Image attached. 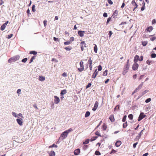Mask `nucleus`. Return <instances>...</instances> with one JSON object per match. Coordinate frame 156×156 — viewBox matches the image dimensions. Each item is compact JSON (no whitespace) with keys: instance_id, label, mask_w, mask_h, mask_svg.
Returning a JSON list of instances; mask_svg holds the SVG:
<instances>
[{"instance_id":"obj_28","label":"nucleus","mask_w":156,"mask_h":156,"mask_svg":"<svg viewBox=\"0 0 156 156\" xmlns=\"http://www.w3.org/2000/svg\"><path fill=\"white\" fill-rule=\"evenodd\" d=\"M71 43V41H66L64 42V44L66 45H69Z\"/></svg>"},{"instance_id":"obj_25","label":"nucleus","mask_w":156,"mask_h":156,"mask_svg":"<svg viewBox=\"0 0 156 156\" xmlns=\"http://www.w3.org/2000/svg\"><path fill=\"white\" fill-rule=\"evenodd\" d=\"M37 53V52L35 51H31L29 53L30 54H33L34 55H36Z\"/></svg>"},{"instance_id":"obj_41","label":"nucleus","mask_w":156,"mask_h":156,"mask_svg":"<svg viewBox=\"0 0 156 156\" xmlns=\"http://www.w3.org/2000/svg\"><path fill=\"white\" fill-rule=\"evenodd\" d=\"M54 147H57V146L56 145H55V144H53L52 145L49 146V148H51Z\"/></svg>"},{"instance_id":"obj_13","label":"nucleus","mask_w":156,"mask_h":156,"mask_svg":"<svg viewBox=\"0 0 156 156\" xmlns=\"http://www.w3.org/2000/svg\"><path fill=\"white\" fill-rule=\"evenodd\" d=\"M22 119H17L16 121L21 126L23 124Z\"/></svg>"},{"instance_id":"obj_3","label":"nucleus","mask_w":156,"mask_h":156,"mask_svg":"<svg viewBox=\"0 0 156 156\" xmlns=\"http://www.w3.org/2000/svg\"><path fill=\"white\" fill-rule=\"evenodd\" d=\"M68 134L66 133V131H65L61 134L59 138L62 140L65 139L67 137Z\"/></svg>"},{"instance_id":"obj_51","label":"nucleus","mask_w":156,"mask_h":156,"mask_svg":"<svg viewBox=\"0 0 156 156\" xmlns=\"http://www.w3.org/2000/svg\"><path fill=\"white\" fill-rule=\"evenodd\" d=\"M12 36H13V34H11L10 35H8V36L7 38H8V39H10L11 37H12Z\"/></svg>"},{"instance_id":"obj_31","label":"nucleus","mask_w":156,"mask_h":156,"mask_svg":"<svg viewBox=\"0 0 156 156\" xmlns=\"http://www.w3.org/2000/svg\"><path fill=\"white\" fill-rule=\"evenodd\" d=\"M127 126V122H126L123 124V127L124 128H126Z\"/></svg>"},{"instance_id":"obj_56","label":"nucleus","mask_w":156,"mask_h":156,"mask_svg":"<svg viewBox=\"0 0 156 156\" xmlns=\"http://www.w3.org/2000/svg\"><path fill=\"white\" fill-rule=\"evenodd\" d=\"M98 71H101L102 69V67L101 65H99L98 67Z\"/></svg>"},{"instance_id":"obj_19","label":"nucleus","mask_w":156,"mask_h":156,"mask_svg":"<svg viewBox=\"0 0 156 156\" xmlns=\"http://www.w3.org/2000/svg\"><path fill=\"white\" fill-rule=\"evenodd\" d=\"M45 77L44 76H40L39 77V80L41 81H43L45 80Z\"/></svg>"},{"instance_id":"obj_60","label":"nucleus","mask_w":156,"mask_h":156,"mask_svg":"<svg viewBox=\"0 0 156 156\" xmlns=\"http://www.w3.org/2000/svg\"><path fill=\"white\" fill-rule=\"evenodd\" d=\"M140 60H139L140 61H142L143 60V56L142 55L140 56Z\"/></svg>"},{"instance_id":"obj_11","label":"nucleus","mask_w":156,"mask_h":156,"mask_svg":"<svg viewBox=\"0 0 156 156\" xmlns=\"http://www.w3.org/2000/svg\"><path fill=\"white\" fill-rule=\"evenodd\" d=\"M98 105V102L97 101H96L95 103L94 107L92 109V110L95 111L97 108Z\"/></svg>"},{"instance_id":"obj_14","label":"nucleus","mask_w":156,"mask_h":156,"mask_svg":"<svg viewBox=\"0 0 156 156\" xmlns=\"http://www.w3.org/2000/svg\"><path fill=\"white\" fill-rule=\"evenodd\" d=\"M85 31H79L78 32V34L81 37H82L84 35V34Z\"/></svg>"},{"instance_id":"obj_37","label":"nucleus","mask_w":156,"mask_h":156,"mask_svg":"<svg viewBox=\"0 0 156 156\" xmlns=\"http://www.w3.org/2000/svg\"><path fill=\"white\" fill-rule=\"evenodd\" d=\"M127 116L126 115H124L122 119V121L123 122H125L126 120V118Z\"/></svg>"},{"instance_id":"obj_17","label":"nucleus","mask_w":156,"mask_h":156,"mask_svg":"<svg viewBox=\"0 0 156 156\" xmlns=\"http://www.w3.org/2000/svg\"><path fill=\"white\" fill-rule=\"evenodd\" d=\"M80 149H77L74 151V153L75 155H78L80 153Z\"/></svg>"},{"instance_id":"obj_55","label":"nucleus","mask_w":156,"mask_h":156,"mask_svg":"<svg viewBox=\"0 0 156 156\" xmlns=\"http://www.w3.org/2000/svg\"><path fill=\"white\" fill-rule=\"evenodd\" d=\"M156 37H151L150 38V40H151L152 41H153L154 40L156 39Z\"/></svg>"},{"instance_id":"obj_62","label":"nucleus","mask_w":156,"mask_h":156,"mask_svg":"<svg viewBox=\"0 0 156 156\" xmlns=\"http://www.w3.org/2000/svg\"><path fill=\"white\" fill-rule=\"evenodd\" d=\"M137 144H138V143H137V142H136V143H134V144H133V147L134 148H136V145Z\"/></svg>"},{"instance_id":"obj_15","label":"nucleus","mask_w":156,"mask_h":156,"mask_svg":"<svg viewBox=\"0 0 156 156\" xmlns=\"http://www.w3.org/2000/svg\"><path fill=\"white\" fill-rule=\"evenodd\" d=\"M109 119L112 122H113L115 121V119L113 115H110Z\"/></svg>"},{"instance_id":"obj_26","label":"nucleus","mask_w":156,"mask_h":156,"mask_svg":"<svg viewBox=\"0 0 156 156\" xmlns=\"http://www.w3.org/2000/svg\"><path fill=\"white\" fill-rule=\"evenodd\" d=\"M6 26L4 24H3L2 25L1 27V28H0V29L1 30H3L5 27H6Z\"/></svg>"},{"instance_id":"obj_7","label":"nucleus","mask_w":156,"mask_h":156,"mask_svg":"<svg viewBox=\"0 0 156 156\" xmlns=\"http://www.w3.org/2000/svg\"><path fill=\"white\" fill-rule=\"evenodd\" d=\"M145 117V115H144L143 113H141L138 118V121H140Z\"/></svg>"},{"instance_id":"obj_32","label":"nucleus","mask_w":156,"mask_h":156,"mask_svg":"<svg viewBox=\"0 0 156 156\" xmlns=\"http://www.w3.org/2000/svg\"><path fill=\"white\" fill-rule=\"evenodd\" d=\"M103 129L104 130H106L107 128V125L105 124H104L102 126Z\"/></svg>"},{"instance_id":"obj_48","label":"nucleus","mask_w":156,"mask_h":156,"mask_svg":"<svg viewBox=\"0 0 156 156\" xmlns=\"http://www.w3.org/2000/svg\"><path fill=\"white\" fill-rule=\"evenodd\" d=\"M116 152V151L114 150V149H112V151H111V152L110 153V154H112V153H115Z\"/></svg>"},{"instance_id":"obj_53","label":"nucleus","mask_w":156,"mask_h":156,"mask_svg":"<svg viewBox=\"0 0 156 156\" xmlns=\"http://www.w3.org/2000/svg\"><path fill=\"white\" fill-rule=\"evenodd\" d=\"M156 23V20L155 19H154L152 20V24H153L155 23Z\"/></svg>"},{"instance_id":"obj_61","label":"nucleus","mask_w":156,"mask_h":156,"mask_svg":"<svg viewBox=\"0 0 156 156\" xmlns=\"http://www.w3.org/2000/svg\"><path fill=\"white\" fill-rule=\"evenodd\" d=\"M33 106L35 108H36V109H38V108L37 107V104H34L33 105Z\"/></svg>"},{"instance_id":"obj_16","label":"nucleus","mask_w":156,"mask_h":156,"mask_svg":"<svg viewBox=\"0 0 156 156\" xmlns=\"http://www.w3.org/2000/svg\"><path fill=\"white\" fill-rule=\"evenodd\" d=\"M121 141L120 140H118L116 141L115 143V145L117 147H119L121 144Z\"/></svg>"},{"instance_id":"obj_20","label":"nucleus","mask_w":156,"mask_h":156,"mask_svg":"<svg viewBox=\"0 0 156 156\" xmlns=\"http://www.w3.org/2000/svg\"><path fill=\"white\" fill-rule=\"evenodd\" d=\"M92 62V60H91L90 58L89 59L88 61V63L90 64L89 67H90V70H91L92 69V66L91 65Z\"/></svg>"},{"instance_id":"obj_4","label":"nucleus","mask_w":156,"mask_h":156,"mask_svg":"<svg viewBox=\"0 0 156 156\" xmlns=\"http://www.w3.org/2000/svg\"><path fill=\"white\" fill-rule=\"evenodd\" d=\"M143 82L141 83L134 91L132 94H133L137 92L139 90L141 89L143 85Z\"/></svg>"},{"instance_id":"obj_36","label":"nucleus","mask_w":156,"mask_h":156,"mask_svg":"<svg viewBox=\"0 0 156 156\" xmlns=\"http://www.w3.org/2000/svg\"><path fill=\"white\" fill-rule=\"evenodd\" d=\"M73 129L72 128H70L69 129L67 130H66V131L68 134L70 132L73 131Z\"/></svg>"},{"instance_id":"obj_38","label":"nucleus","mask_w":156,"mask_h":156,"mask_svg":"<svg viewBox=\"0 0 156 156\" xmlns=\"http://www.w3.org/2000/svg\"><path fill=\"white\" fill-rule=\"evenodd\" d=\"M95 154L97 155H99L101 154L99 151H96L95 152Z\"/></svg>"},{"instance_id":"obj_52","label":"nucleus","mask_w":156,"mask_h":156,"mask_svg":"<svg viewBox=\"0 0 156 156\" xmlns=\"http://www.w3.org/2000/svg\"><path fill=\"white\" fill-rule=\"evenodd\" d=\"M108 3L110 5H112L113 4V2L111 0H107Z\"/></svg>"},{"instance_id":"obj_1","label":"nucleus","mask_w":156,"mask_h":156,"mask_svg":"<svg viewBox=\"0 0 156 156\" xmlns=\"http://www.w3.org/2000/svg\"><path fill=\"white\" fill-rule=\"evenodd\" d=\"M129 60L128 59L127 61L126 64L123 69L122 74L123 75H125L128 72L129 67Z\"/></svg>"},{"instance_id":"obj_29","label":"nucleus","mask_w":156,"mask_h":156,"mask_svg":"<svg viewBox=\"0 0 156 156\" xmlns=\"http://www.w3.org/2000/svg\"><path fill=\"white\" fill-rule=\"evenodd\" d=\"M120 107L119 105H117L116 106V107L114 108V111H115L116 110V109H118V110L119 109Z\"/></svg>"},{"instance_id":"obj_40","label":"nucleus","mask_w":156,"mask_h":156,"mask_svg":"<svg viewBox=\"0 0 156 156\" xmlns=\"http://www.w3.org/2000/svg\"><path fill=\"white\" fill-rule=\"evenodd\" d=\"M143 3H144V5L142 6V7H141V10L142 11H143L144 9L145 8V3H144V2H143Z\"/></svg>"},{"instance_id":"obj_12","label":"nucleus","mask_w":156,"mask_h":156,"mask_svg":"<svg viewBox=\"0 0 156 156\" xmlns=\"http://www.w3.org/2000/svg\"><path fill=\"white\" fill-rule=\"evenodd\" d=\"M139 60H140V59L139 56L137 55H136L134 57V62L137 63L138 61H139Z\"/></svg>"},{"instance_id":"obj_45","label":"nucleus","mask_w":156,"mask_h":156,"mask_svg":"<svg viewBox=\"0 0 156 156\" xmlns=\"http://www.w3.org/2000/svg\"><path fill=\"white\" fill-rule=\"evenodd\" d=\"M27 58H25L23 59L22 60V62H26L27 61Z\"/></svg>"},{"instance_id":"obj_8","label":"nucleus","mask_w":156,"mask_h":156,"mask_svg":"<svg viewBox=\"0 0 156 156\" xmlns=\"http://www.w3.org/2000/svg\"><path fill=\"white\" fill-rule=\"evenodd\" d=\"M131 3L132 4V5H133V6H134V8L133 9V11H134L135 9L137 7L138 5L135 2L134 0H133L132 1Z\"/></svg>"},{"instance_id":"obj_59","label":"nucleus","mask_w":156,"mask_h":156,"mask_svg":"<svg viewBox=\"0 0 156 156\" xmlns=\"http://www.w3.org/2000/svg\"><path fill=\"white\" fill-rule=\"evenodd\" d=\"M53 39L55 41H59V40H58V38H56V37H53Z\"/></svg>"},{"instance_id":"obj_10","label":"nucleus","mask_w":156,"mask_h":156,"mask_svg":"<svg viewBox=\"0 0 156 156\" xmlns=\"http://www.w3.org/2000/svg\"><path fill=\"white\" fill-rule=\"evenodd\" d=\"M54 98H55L54 100L55 103L56 104L58 103L60 101L59 98L56 96H55Z\"/></svg>"},{"instance_id":"obj_46","label":"nucleus","mask_w":156,"mask_h":156,"mask_svg":"<svg viewBox=\"0 0 156 156\" xmlns=\"http://www.w3.org/2000/svg\"><path fill=\"white\" fill-rule=\"evenodd\" d=\"M95 134L96 135H98V136H101V135L99 132H98V131H96L95 133Z\"/></svg>"},{"instance_id":"obj_50","label":"nucleus","mask_w":156,"mask_h":156,"mask_svg":"<svg viewBox=\"0 0 156 156\" xmlns=\"http://www.w3.org/2000/svg\"><path fill=\"white\" fill-rule=\"evenodd\" d=\"M47 21L46 20H44V21L43 23L44 27H46L47 24Z\"/></svg>"},{"instance_id":"obj_18","label":"nucleus","mask_w":156,"mask_h":156,"mask_svg":"<svg viewBox=\"0 0 156 156\" xmlns=\"http://www.w3.org/2000/svg\"><path fill=\"white\" fill-rule=\"evenodd\" d=\"M153 27L152 26H150L147 28L146 30L147 31L150 32L153 30Z\"/></svg>"},{"instance_id":"obj_39","label":"nucleus","mask_w":156,"mask_h":156,"mask_svg":"<svg viewBox=\"0 0 156 156\" xmlns=\"http://www.w3.org/2000/svg\"><path fill=\"white\" fill-rule=\"evenodd\" d=\"M107 72L108 70H105V71H104L103 73V75L104 76H106L107 75Z\"/></svg>"},{"instance_id":"obj_49","label":"nucleus","mask_w":156,"mask_h":156,"mask_svg":"<svg viewBox=\"0 0 156 156\" xmlns=\"http://www.w3.org/2000/svg\"><path fill=\"white\" fill-rule=\"evenodd\" d=\"M64 48L65 50H67V51H70V50H71L72 49V48H69L67 47H65Z\"/></svg>"},{"instance_id":"obj_6","label":"nucleus","mask_w":156,"mask_h":156,"mask_svg":"<svg viewBox=\"0 0 156 156\" xmlns=\"http://www.w3.org/2000/svg\"><path fill=\"white\" fill-rule=\"evenodd\" d=\"M83 61H81L80 62V68H78V69L80 72H81L84 69V67L83 65Z\"/></svg>"},{"instance_id":"obj_42","label":"nucleus","mask_w":156,"mask_h":156,"mask_svg":"<svg viewBox=\"0 0 156 156\" xmlns=\"http://www.w3.org/2000/svg\"><path fill=\"white\" fill-rule=\"evenodd\" d=\"M151 57L152 58H155L156 57V54L155 53L152 54L151 55Z\"/></svg>"},{"instance_id":"obj_9","label":"nucleus","mask_w":156,"mask_h":156,"mask_svg":"<svg viewBox=\"0 0 156 156\" xmlns=\"http://www.w3.org/2000/svg\"><path fill=\"white\" fill-rule=\"evenodd\" d=\"M80 47L82 51H83V48L86 47V44L84 41L80 43Z\"/></svg>"},{"instance_id":"obj_64","label":"nucleus","mask_w":156,"mask_h":156,"mask_svg":"<svg viewBox=\"0 0 156 156\" xmlns=\"http://www.w3.org/2000/svg\"><path fill=\"white\" fill-rule=\"evenodd\" d=\"M62 76L64 77H66L67 76V73H64L62 74Z\"/></svg>"},{"instance_id":"obj_33","label":"nucleus","mask_w":156,"mask_h":156,"mask_svg":"<svg viewBox=\"0 0 156 156\" xmlns=\"http://www.w3.org/2000/svg\"><path fill=\"white\" fill-rule=\"evenodd\" d=\"M128 118L131 120H132L133 118V115L132 114H130L128 115Z\"/></svg>"},{"instance_id":"obj_22","label":"nucleus","mask_w":156,"mask_h":156,"mask_svg":"<svg viewBox=\"0 0 156 156\" xmlns=\"http://www.w3.org/2000/svg\"><path fill=\"white\" fill-rule=\"evenodd\" d=\"M49 156H55V153L54 151H51L49 153Z\"/></svg>"},{"instance_id":"obj_47","label":"nucleus","mask_w":156,"mask_h":156,"mask_svg":"<svg viewBox=\"0 0 156 156\" xmlns=\"http://www.w3.org/2000/svg\"><path fill=\"white\" fill-rule=\"evenodd\" d=\"M111 18H112L111 17H110L108 18V19L107 22H106V23L107 24H108V23L111 21Z\"/></svg>"},{"instance_id":"obj_63","label":"nucleus","mask_w":156,"mask_h":156,"mask_svg":"<svg viewBox=\"0 0 156 156\" xmlns=\"http://www.w3.org/2000/svg\"><path fill=\"white\" fill-rule=\"evenodd\" d=\"M88 144V139H87L85 142H83V144Z\"/></svg>"},{"instance_id":"obj_23","label":"nucleus","mask_w":156,"mask_h":156,"mask_svg":"<svg viewBox=\"0 0 156 156\" xmlns=\"http://www.w3.org/2000/svg\"><path fill=\"white\" fill-rule=\"evenodd\" d=\"M118 14V11L117 10H116L113 13L112 16H113V17L116 16H117Z\"/></svg>"},{"instance_id":"obj_24","label":"nucleus","mask_w":156,"mask_h":156,"mask_svg":"<svg viewBox=\"0 0 156 156\" xmlns=\"http://www.w3.org/2000/svg\"><path fill=\"white\" fill-rule=\"evenodd\" d=\"M67 93V91L66 90H63L61 91L60 93L61 95H63L66 94Z\"/></svg>"},{"instance_id":"obj_34","label":"nucleus","mask_w":156,"mask_h":156,"mask_svg":"<svg viewBox=\"0 0 156 156\" xmlns=\"http://www.w3.org/2000/svg\"><path fill=\"white\" fill-rule=\"evenodd\" d=\"M153 61H150L149 60H147V61L146 63L148 64V65H150L152 62Z\"/></svg>"},{"instance_id":"obj_58","label":"nucleus","mask_w":156,"mask_h":156,"mask_svg":"<svg viewBox=\"0 0 156 156\" xmlns=\"http://www.w3.org/2000/svg\"><path fill=\"white\" fill-rule=\"evenodd\" d=\"M103 16L104 17H107V16H108L106 12H104L103 13Z\"/></svg>"},{"instance_id":"obj_35","label":"nucleus","mask_w":156,"mask_h":156,"mask_svg":"<svg viewBox=\"0 0 156 156\" xmlns=\"http://www.w3.org/2000/svg\"><path fill=\"white\" fill-rule=\"evenodd\" d=\"M32 10L33 12H34L36 11L35 6V5H33L32 7Z\"/></svg>"},{"instance_id":"obj_27","label":"nucleus","mask_w":156,"mask_h":156,"mask_svg":"<svg viewBox=\"0 0 156 156\" xmlns=\"http://www.w3.org/2000/svg\"><path fill=\"white\" fill-rule=\"evenodd\" d=\"M94 51L95 53H97V52L98 48L96 45H95L94 47Z\"/></svg>"},{"instance_id":"obj_54","label":"nucleus","mask_w":156,"mask_h":156,"mask_svg":"<svg viewBox=\"0 0 156 156\" xmlns=\"http://www.w3.org/2000/svg\"><path fill=\"white\" fill-rule=\"evenodd\" d=\"M148 92V90H144V92L142 93V94L144 95L146 93H147Z\"/></svg>"},{"instance_id":"obj_43","label":"nucleus","mask_w":156,"mask_h":156,"mask_svg":"<svg viewBox=\"0 0 156 156\" xmlns=\"http://www.w3.org/2000/svg\"><path fill=\"white\" fill-rule=\"evenodd\" d=\"M151 100V98H148L145 100V102L146 103H147L150 102Z\"/></svg>"},{"instance_id":"obj_44","label":"nucleus","mask_w":156,"mask_h":156,"mask_svg":"<svg viewBox=\"0 0 156 156\" xmlns=\"http://www.w3.org/2000/svg\"><path fill=\"white\" fill-rule=\"evenodd\" d=\"M74 38L73 37H71L70 38L69 41H71V42H72L74 41Z\"/></svg>"},{"instance_id":"obj_5","label":"nucleus","mask_w":156,"mask_h":156,"mask_svg":"<svg viewBox=\"0 0 156 156\" xmlns=\"http://www.w3.org/2000/svg\"><path fill=\"white\" fill-rule=\"evenodd\" d=\"M139 67V65L136 62H134L132 67V69L133 70H136L138 69Z\"/></svg>"},{"instance_id":"obj_57","label":"nucleus","mask_w":156,"mask_h":156,"mask_svg":"<svg viewBox=\"0 0 156 156\" xmlns=\"http://www.w3.org/2000/svg\"><path fill=\"white\" fill-rule=\"evenodd\" d=\"M88 146L87 145H84L83 147V149L84 150H86L87 149Z\"/></svg>"},{"instance_id":"obj_30","label":"nucleus","mask_w":156,"mask_h":156,"mask_svg":"<svg viewBox=\"0 0 156 156\" xmlns=\"http://www.w3.org/2000/svg\"><path fill=\"white\" fill-rule=\"evenodd\" d=\"M147 44V41H145L142 42V44L144 46H145Z\"/></svg>"},{"instance_id":"obj_2","label":"nucleus","mask_w":156,"mask_h":156,"mask_svg":"<svg viewBox=\"0 0 156 156\" xmlns=\"http://www.w3.org/2000/svg\"><path fill=\"white\" fill-rule=\"evenodd\" d=\"M20 57V56L19 55L13 56L8 60V62L9 63H11L12 62H15L18 60L19 59Z\"/></svg>"},{"instance_id":"obj_21","label":"nucleus","mask_w":156,"mask_h":156,"mask_svg":"<svg viewBox=\"0 0 156 156\" xmlns=\"http://www.w3.org/2000/svg\"><path fill=\"white\" fill-rule=\"evenodd\" d=\"M98 73V72L97 71V69H96L94 73L92 75V77L94 79L97 76V75Z\"/></svg>"}]
</instances>
